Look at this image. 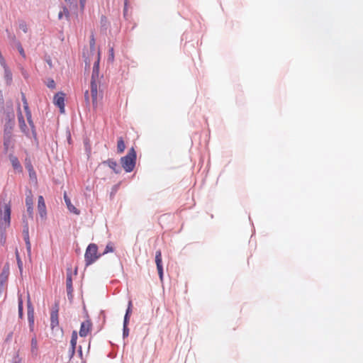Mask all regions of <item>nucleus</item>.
Returning a JSON list of instances; mask_svg holds the SVG:
<instances>
[{
  "label": "nucleus",
  "instance_id": "680f3d73",
  "mask_svg": "<svg viewBox=\"0 0 363 363\" xmlns=\"http://www.w3.org/2000/svg\"><path fill=\"white\" fill-rule=\"evenodd\" d=\"M67 142L69 144H72V143L70 133H69V135L67 136Z\"/></svg>",
  "mask_w": 363,
  "mask_h": 363
},
{
  "label": "nucleus",
  "instance_id": "ddd939ff",
  "mask_svg": "<svg viewBox=\"0 0 363 363\" xmlns=\"http://www.w3.org/2000/svg\"><path fill=\"white\" fill-rule=\"evenodd\" d=\"M101 164L108 166L116 174H120L121 172V167L118 165L116 161L113 159H108L107 160H104L101 162Z\"/></svg>",
  "mask_w": 363,
  "mask_h": 363
},
{
  "label": "nucleus",
  "instance_id": "49530a36",
  "mask_svg": "<svg viewBox=\"0 0 363 363\" xmlns=\"http://www.w3.org/2000/svg\"><path fill=\"white\" fill-rule=\"evenodd\" d=\"M130 316L131 315H130L125 314L124 318H123V325H128L129 324Z\"/></svg>",
  "mask_w": 363,
  "mask_h": 363
},
{
  "label": "nucleus",
  "instance_id": "b1692460",
  "mask_svg": "<svg viewBox=\"0 0 363 363\" xmlns=\"http://www.w3.org/2000/svg\"><path fill=\"white\" fill-rule=\"evenodd\" d=\"M125 149V145L124 140L122 137H120L118 139V143H117V152H118V153L121 154L124 152Z\"/></svg>",
  "mask_w": 363,
  "mask_h": 363
},
{
  "label": "nucleus",
  "instance_id": "c756f323",
  "mask_svg": "<svg viewBox=\"0 0 363 363\" xmlns=\"http://www.w3.org/2000/svg\"><path fill=\"white\" fill-rule=\"evenodd\" d=\"M115 248L113 247V245L112 242H108L106 247H105V250L104 251V252L101 254L102 255H105V254H107L108 252H113L114 251Z\"/></svg>",
  "mask_w": 363,
  "mask_h": 363
},
{
  "label": "nucleus",
  "instance_id": "bb28decb",
  "mask_svg": "<svg viewBox=\"0 0 363 363\" xmlns=\"http://www.w3.org/2000/svg\"><path fill=\"white\" fill-rule=\"evenodd\" d=\"M12 135H4V152H7L9 149V146L11 141Z\"/></svg>",
  "mask_w": 363,
  "mask_h": 363
},
{
  "label": "nucleus",
  "instance_id": "4d7b16f0",
  "mask_svg": "<svg viewBox=\"0 0 363 363\" xmlns=\"http://www.w3.org/2000/svg\"><path fill=\"white\" fill-rule=\"evenodd\" d=\"M46 62L48 63V65H49V67L51 68L52 67V60L50 59V57H48V58H47L45 60Z\"/></svg>",
  "mask_w": 363,
  "mask_h": 363
},
{
  "label": "nucleus",
  "instance_id": "338daca9",
  "mask_svg": "<svg viewBox=\"0 0 363 363\" xmlns=\"http://www.w3.org/2000/svg\"><path fill=\"white\" fill-rule=\"evenodd\" d=\"M66 2L69 3V4H73L75 1V0H65Z\"/></svg>",
  "mask_w": 363,
  "mask_h": 363
},
{
  "label": "nucleus",
  "instance_id": "a18cd8bd",
  "mask_svg": "<svg viewBox=\"0 0 363 363\" xmlns=\"http://www.w3.org/2000/svg\"><path fill=\"white\" fill-rule=\"evenodd\" d=\"M22 223H23V226L29 227L28 218H26V216L25 214H23V216H22Z\"/></svg>",
  "mask_w": 363,
  "mask_h": 363
},
{
  "label": "nucleus",
  "instance_id": "7c9ffc66",
  "mask_svg": "<svg viewBox=\"0 0 363 363\" xmlns=\"http://www.w3.org/2000/svg\"><path fill=\"white\" fill-rule=\"evenodd\" d=\"M89 47H90V54L94 55L96 52V48H95V40L94 38V36H91V38L89 42Z\"/></svg>",
  "mask_w": 363,
  "mask_h": 363
},
{
  "label": "nucleus",
  "instance_id": "dca6fc26",
  "mask_svg": "<svg viewBox=\"0 0 363 363\" xmlns=\"http://www.w3.org/2000/svg\"><path fill=\"white\" fill-rule=\"evenodd\" d=\"M10 273V267L9 263L6 262L0 274V282L6 284L7 282Z\"/></svg>",
  "mask_w": 363,
  "mask_h": 363
},
{
  "label": "nucleus",
  "instance_id": "3c124183",
  "mask_svg": "<svg viewBox=\"0 0 363 363\" xmlns=\"http://www.w3.org/2000/svg\"><path fill=\"white\" fill-rule=\"evenodd\" d=\"M21 99H22V102H23V106H28L27 99H26V96H25V94L23 93H21Z\"/></svg>",
  "mask_w": 363,
  "mask_h": 363
},
{
  "label": "nucleus",
  "instance_id": "6ab92c4d",
  "mask_svg": "<svg viewBox=\"0 0 363 363\" xmlns=\"http://www.w3.org/2000/svg\"><path fill=\"white\" fill-rule=\"evenodd\" d=\"M4 115L11 114V115H15L14 111H13V102L11 100L7 101L6 103V107L4 106Z\"/></svg>",
  "mask_w": 363,
  "mask_h": 363
},
{
  "label": "nucleus",
  "instance_id": "a878e982",
  "mask_svg": "<svg viewBox=\"0 0 363 363\" xmlns=\"http://www.w3.org/2000/svg\"><path fill=\"white\" fill-rule=\"evenodd\" d=\"M155 263L157 268L162 267V252L160 250H157L155 252Z\"/></svg>",
  "mask_w": 363,
  "mask_h": 363
},
{
  "label": "nucleus",
  "instance_id": "c9c22d12",
  "mask_svg": "<svg viewBox=\"0 0 363 363\" xmlns=\"http://www.w3.org/2000/svg\"><path fill=\"white\" fill-rule=\"evenodd\" d=\"M47 86L49 88V89H55V82L54 81V79H51V78H49L48 79V82L46 84Z\"/></svg>",
  "mask_w": 363,
  "mask_h": 363
},
{
  "label": "nucleus",
  "instance_id": "052dcab7",
  "mask_svg": "<svg viewBox=\"0 0 363 363\" xmlns=\"http://www.w3.org/2000/svg\"><path fill=\"white\" fill-rule=\"evenodd\" d=\"M21 74H22V75L23 76V77H24L25 79H27V78L28 77V74L27 73V72H26V71H25V70H23H23L21 71Z\"/></svg>",
  "mask_w": 363,
  "mask_h": 363
},
{
  "label": "nucleus",
  "instance_id": "473e14b6",
  "mask_svg": "<svg viewBox=\"0 0 363 363\" xmlns=\"http://www.w3.org/2000/svg\"><path fill=\"white\" fill-rule=\"evenodd\" d=\"M97 94H98V91L97 90H91L92 103H93L94 106L97 104V101H96V100H97Z\"/></svg>",
  "mask_w": 363,
  "mask_h": 363
},
{
  "label": "nucleus",
  "instance_id": "a211bd4d",
  "mask_svg": "<svg viewBox=\"0 0 363 363\" xmlns=\"http://www.w3.org/2000/svg\"><path fill=\"white\" fill-rule=\"evenodd\" d=\"M18 315L20 319H23L24 317L23 301L21 295H18Z\"/></svg>",
  "mask_w": 363,
  "mask_h": 363
},
{
  "label": "nucleus",
  "instance_id": "0eeeda50",
  "mask_svg": "<svg viewBox=\"0 0 363 363\" xmlns=\"http://www.w3.org/2000/svg\"><path fill=\"white\" fill-rule=\"evenodd\" d=\"M65 94L62 91H59L53 98L54 104L60 108L61 113L65 112Z\"/></svg>",
  "mask_w": 363,
  "mask_h": 363
},
{
  "label": "nucleus",
  "instance_id": "6e6d98bb",
  "mask_svg": "<svg viewBox=\"0 0 363 363\" xmlns=\"http://www.w3.org/2000/svg\"><path fill=\"white\" fill-rule=\"evenodd\" d=\"M84 62H85V68L86 69H89V67H90V60L88 58H86Z\"/></svg>",
  "mask_w": 363,
  "mask_h": 363
},
{
  "label": "nucleus",
  "instance_id": "e2e57ef3",
  "mask_svg": "<svg viewBox=\"0 0 363 363\" xmlns=\"http://www.w3.org/2000/svg\"><path fill=\"white\" fill-rule=\"evenodd\" d=\"M78 353H79L80 357H82V349L81 346L79 347Z\"/></svg>",
  "mask_w": 363,
  "mask_h": 363
},
{
  "label": "nucleus",
  "instance_id": "8fccbe9b",
  "mask_svg": "<svg viewBox=\"0 0 363 363\" xmlns=\"http://www.w3.org/2000/svg\"><path fill=\"white\" fill-rule=\"evenodd\" d=\"M84 101H86V103L87 104H89V94L87 90L84 92Z\"/></svg>",
  "mask_w": 363,
  "mask_h": 363
},
{
  "label": "nucleus",
  "instance_id": "603ef678",
  "mask_svg": "<svg viewBox=\"0 0 363 363\" xmlns=\"http://www.w3.org/2000/svg\"><path fill=\"white\" fill-rule=\"evenodd\" d=\"M62 12L67 16V18L69 16V11L66 6H63V11Z\"/></svg>",
  "mask_w": 363,
  "mask_h": 363
},
{
  "label": "nucleus",
  "instance_id": "423d86ee",
  "mask_svg": "<svg viewBox=\"0 0 363 363\" xmlns=\"http://www.w3.org/2000/svg\"><path fill=\"white\" fill-rule=\"evenodd\" d=\"M34 307L31 303L30 298L29 294L28 295V299H27V315H28V325L29 329L30 332H33L34 330Z\"/></svg>",
  "mask_w": 363,
  "mask_h": 363
},
{
  "label": "nucleus",
  "instance_id": "774afa93",
  "mask_svg": "<svg viewBox=\"0 0 363 363\" xmlns=\"http://www.w3.org/2000/svg\"><path fill=\"white\" fill-rule=\"evenodd\" d=\"M77 271H78V268L77 267H75L74 270V275H77Z\"/></svg>",
  "mask_w": 363,
  "mask_h": 363
},
{
  "label": "nucleus",
  "instance_id": "bf43d9fd",
  "mask_svg": "<svg viewBox=\"0 0 363 363\" xmlns=\"http://www.w3.org/2000/svg\"><path fill=\"white\" fill-rule=\"evenodd\" d=\"M4 283H1L0 282V296L2 295V293L4 290Z\"/></svg>",
  "mask_w": 363,
  "mask_h": 363
},
{
  "label": "nucleus",
  "instance_id": "aec40b11",
  "mask_svg": "<svg viewBox=\"0 0 363 363\" xmlns=\"http://www.w3.org/2000/svg\"><path fill=\"white\" fill-rule=\"evenodd\" d=\"M4 77L6 79V83L7 85H10L13 80L11 71L10 70V69L8 67H4Z\"/></svg>",
  "mask_w": 363,
  "mask_h": 363
},
{
  "label": "nucleus",
  "instance_id": "0e129e2a",
  "mask_svg": "<svg viewBox=\"0 0 363 363\" xmlns=\"http://www.w3.org/2000/svg\"><path fill=\"white\" fill-rule=\"evenodd\" d=\"M30 177L32 179L33 177L36 178V174L35 170L33 169V173H31V174H29Z\"/></svg>",
  "mask_w": 363,
  "mask_h": 363
},
{
  "label": "nucleus",
  "instance_id": "69168bd1",
  "mask_svg": "<svg viewBox=\"0 0 363 363\" xmlns=\"http://www.w3.org/2000/svg\"><path fill=\"white\" fill-rule=\"evenodd\" d=\"M63 17V13L62 11H60L59 13H58V18L59 19H62Z\"/></svg>",
  "mask_w": 363,
  "mask_h": 363
},
{
  "label": "nucleus",
  "instance_id": "13d9d810",
  "mask_svg": "<svg viewBox=\"0 0 363 363\" xmlns=\"http://www.w3.org/2000/svg\"><path fill=\"white\" fill-rule=\"evenodd\" d=\"M86 0H79V4L81 9H84L85 6Z\"/></svg>",
  "mask_w": 363,
  "mask_h": 363
},
{
  "label": "nucleus",
  "instance_id": "f704fd0d",
  "mask_svg": "<svg viewBox=\"0 0 363 363\" xmlns=\"http://www.w3.org/2000/svg\"><path fill=\"white\" fill-rule=\"evenodd\" d=\"M129 335L128 325H123V338L125 339Z\"/></svg>",
  "mask_w": 363,
  "mask_h": 363
},
{
  "label": "nucleus",
  "instance_id": "72a5a7b5",
  "mask_svg": "<svg viewBox=\"0 0 363 363\" xmlns=\"http://www.w3.org/2000/svg\"><path fill=\"white\" fill-rule=\"evenodd\" d=\"M114 60V50L113 48H111L108 50V56L107 61L108 62H112Z\"/></svg>",
  "mask_w": 363,
  "mask_h": 363
},
{
  "label": "nucleus",
  "instance_id": "2f4dec72",
  "mask_svg": "<svg viewBox=\"0 0 363 363\" xmlns=\"http://www.w3.org/2000/svg\"><path fill=\"white\" fill-rule=\"evenodd\" d=\"M23 108H24V111H25V113H26V118H27V121H29L33 120L32 119V113H31V111L29 108V106H23Z\"/></svg>",
  "mask_w": 363,
  "mask_h": 363
},
{
  "label": "nucleus",
  "instance_id": "ea45409f",
  "mask_svg": "<svg viewBox=\"0 0 363 363\" xmlns=\"http://www.w3.org/2000/svg\"><path fill=\"white\" fill-rule=\"evenodd\" d=\"M96 80V79L95 78H94V79L91 78V90H97V84Z\"/></svg>",
  "mask_w": 363,
  "mask_h": 363
},
{
  "label": "nucleus",
  "instance_id": "09e8293b",
  "mask_svg": "<svg viewBox=\"0 0 363 363\" xmlns=\"http://www.w3.org/2000/svg\"><path fill=\"white\" fill-rule=\"evenodd\" d=\"M9 226H7V223H5V226L3 225V223L0 224V234L4 233V234H6V228Z\"/></svg>",
  "mask_w": 363,
  "mask_h": 363
},
{
  "label": "nucleus",
  "instance_id": "f8f14e48",
  "mask_svg": "<svg viewBox=\"0 0 363 363\" xmlns=\"http://www.w3.org/2000/svg\"><path fill=\"white\" fill-rule=\"evenodd\" d=\"M92 323L91 320H87L81 323L79 335L82 337H86L89 333Z\"/></svg>",
  "mask_w": 363,
  "mask_h": 363
},
{
  "label": "nucleus",
  "instance_id": "1a4fd4ad",
  "mask_svg": "<svg viewBox=\"0 0 363 363\" xmlns=\"http://www.w3.org/2000/svg\"><path fill=\"white\" fill-rule=\"evenodd\" d=\"M9 159L11 162L12 167L18 173H22L23 171V167L21 164L18 157L13 154L9 155Z\"/></svg>",
  "mask_w": 363,
  "mask_h": 363
},
{
  "label": "nucleus",
  "instance_id": "79ce46f5",
  "mask_svg": "<svg viewBox=\"0 0 363 363\" xmlns=\"http://www.w3.org/2000/svg\"><path fill=\"white\" fill-rule=\"evenodd\" d=\"M6 242V234L4 233L0 234V243L1 245H4Z\"/></svg>",
  "mask_w": 363,
  "mask_h": 363
},
{
  "label": "nucleus",
  "instance_id": "4c0bfd02",
  "mask_svg": "<svg viewBox=\"0 0 363 363\" xmlns=\"http://www.w3.org/2000/svg\"><path fill=\"white\" fill-rule=\"evenodd\" d=\"M17 49L20 53V55L23 57H26V54H25V52H24V50L21 45V44L18 42L17 43Z\"/></svg>",
  "mask_w": 363,
  "mask_h": 363
},
{
  "label": "nucleus",
  "instance_id": "f03ea898",
  "mask_svg": "<svg viewBox=\"0 0 363 363\" xmlns=\"http://www.w3.org/2000/svg\"><path fill=\"white\" fill-rule=\"evenodd\" d=\"M101 256V254L98 253L97 245L95 243H90L87 246L84 254L85 266L88 267L94 264Z\"/></svg>",
  "mask_w": 363,
  "mask_h": 363
},
{
  "label": "nucleus",
  "instance_id": "2eb2a0df",
  "mask_svg": "<svg viewBox=\"0 0 363 363\" xmlns=\"http://www.w3.org/2000/svg\"><path fill=\"white\" fill-rule=\"evenodd\" d=\"M100 59H101L100 52L98 51L97 58L94 63L93 69H92L91 78L93 79H94V78L97 79L99 77Z\"/></svg>",
  "mask_w": 363,
  "mask_h": 363
},
{
  "label": "nucleus",
  "instance_id": "412c9836",
  "mask_svg": "<svg viewBox=\"0 0 363 363\" xmlns=\"http://www.w3.org/2000/svg\"><path fill=\"white\" fill-rule=\"evenodd\" d=\"M19 128L22 133H23L26 137H30V132L26 125L25 119L18 121Z\"/></svg>",
  "mask_w": 363,
  "mask_h": 363
},
{
  "label": "nucleus",
  "instance_id": "58836bf2",
  "mask_svg": "<svg viewBox=\"0 0 363 363\" xmlns=\"http://www.w3.org/2000/svg\"><path fill=\"white\" fill-rule=\"evenodd\" d=\"M76 347H69V360H72L75 354Z\"/></svg>",
  "mask_w": 363,
  "mask_h": 363
},
{
  "label": "nucleus",
  "instance_id": "393cba45",
  "mask_svg": "<svg viewBox=\"0 0 363 363\" xmlns=\"http://www.w3.org/2000/svg\"><path fill=\"white\" fill-rule=\"evenodd\" d=\"M28 125H29V126L30 128L33 138L35 140V141L38 143V137H37L36 128H35V125L34 124V122H33V120H31V121L29 120V121H28Z\"/></svg>",
  "mask_w": 363,
  "mask_h": 363
},
{
  "label": "nucleus",
  "instance_id": "37998d69",
  "mask_svg": "<svg viewBox=\"0 0 363 363\" xmlns=\"http://www.w3.org/2000/svg\"><path fill=\"white\" fill-rule=\"evenodd\" d=\"M4 96H3L2 91L0 90V111H1L2 109H4Z\"/></svg>",
  "mask_w": 363,
  "mask_h": 363
},
{
  "label": "nucleus",
  "instance_id": "5701e85b",
  "mask_svg": "<svg viewBox=\"0 0 363 363\" xmlns=\"http://www.w3.org/2000/svg\"><path fill=\"white\" fill-rule=\"evenodd\" d=\"M31 354L33 356L38 355V341L35 337L31 339Z\"/></svg>",
  "mask_w": 363,
  "mask_h": 363
},
{
  "label": "nucleus",
  "instance_id": "f3484780",
  "mask_svg": "<svg viewBox=\"0 0 363 363\" xmlns=\"http://www.w3.org/2000/svg\"><path fill=\"white\" fill-rule=\"evenodd\" d=\"M64 199H65V202L67 205V207L68 208V210L71 212V213H73L75 215H79L80 214V211L79 209H77L71 202V200L67 196V195L66 194V193H65L64 194Z\"/></svg>",
  "mask_w": 363,
  "mask_h": 363
},
{
  "label": "nucleus",
  "instance_id": "de8ad7c7",
  "mask_svg": "<svg viewBox=\"0 0 363 363\" xmlns=\"http://www.w3.org/2000/svg\"><path fill=\"white\" fill-rule=\"evenodd\" d=\"M17 116H18V121H21V120H23L24 119V117H23V114H22V112H21V108H20V105H18Z\"/></svg>",
  "mask_w": 363,
  "mask_h": 363
},
{
  "label": "nucleus",
  "instance_id": "39448f33",
  "mask_svg": "<svg viewBox=\"0 0 363 363\" xmlns=\"http://www.w3.org/2000/svg\"><path fill=\"white\" fill-rule=\"evenodd\" d=\"M58 313L59 303L55 302V304L52 306L50 312V328L52 330H54L55 328H58L59 327Z\"/></svg>",
  "mask_w": 363,
  "mask_h": 363
},
{
  "label": "nucleus",
  "instance_id": "a19ab883",
  "mask_svg": "<svg viewBox=\"0 0 363 363\" xmlns=\"http://www.w3.org/2000/svg\"><path fill=\"white\" fill-rule=\"evenodd\" d=\"M19 28L22 30L25 33L28 31L27 25L24 21L19 23Z\"/></svg>",
  "mask_w": 363,
  "mask_h": 363
},
{
  "label": "nucleus",
  "instance_id": "4be33fe9",
  "mask_svg": "<svg viewBox=\"0 0 363 363\" xmlns=\"http://www.w3.org/2000/svg\"><path fill=\"white\" fill-rule=\"evenodd\" d=\"M15 255H16L18 268L19 269L20 274L22 276L23 270V262L21 259V257H20V255H19V252H18V250L17 248L16 249Z\"/></svg>",
  "mask_w": 363,
  "mask_h": 363
},
{
  "label": "nucleus",
  "instance_id": "9b49d317",
  "mask_svg": "<svg viewBox=\"0 0 363 363\" xmlns=\"http://www.w3.org/2000/svg\"><path fill=\"white\" fill-rule=\"evenodd\" d=\"M38 210L39 216L41 218H46L47 216V211H46V206L45 200L43 196H38Z\"/></svg>",
  "mask_w": 363,
  "mask_h": 363
},
{
  "label": "nucleus",
  "instance_id": "4468645a",
  "mask_svg": "<svg viewBox=\"0 0 363 363\" xmlns=\"http://www.w3.org/2000/svg\"><path fill=\"white\" fill-rule=\"evenodd\" d=\"M26 205L27 207V213H28V217L30 219H33V196H32L30 191H29V195L26 196Z\"/></svg>",
  "mask_w": 363,
  "mask_h": 363
},
{
  "label": "nucleus",
  "instance_id": "20e7f679",
  "mask_svg": "<svg viewBox=\"0 0 363 363\" xmlns=\"http://www.w3.org/2000/svg\"><path fill=\"white\" fill-rule=\"evenodd\" d=\"M4 121V134L12 135V131L16 124L15 115H5Z\"/></svg>",
  "mask_w": 363,
  "mask_h": 363
},
{
  "label": "nucleus",
  "instance_id": "6e6552de",
  "mask_svg": "<svg viewBox=\"0 0 363 363\" xmlns=\"http://www.w3.org/2000/svg\"><path fill=\"white\" fill-rule=\"evenodd\" d=\"M11 208L10 203H4L1 219L7 223V226H10L11 224Z\"/></svg>",
  "mask_w": 363,
  "mask_h": 363
},
{
  "label": "nucleus",
  "instance_id": "864d4df0",
  "mask_svg": "<svg viewBox=\"0 0 363 363\" xmlns=\"http://www.w3.org/2000/svg\"><path fill=\"white\" fill-rule=\"evenodd\" d=\"M119 185H120V184H116V185H114V186H113V188H112V192H111V196H112L115 192H116V191H117V190H118V187H119Z\"/></svg>",
  "mask_w": 363,
  "mask_h": 363
},
{
  "label": "nucleus",
  "instance_id": "c85d7f7f",
  "mask_svg": "<svg viewBox=\"0 0 363 363\" xmlns=\"http://www.w3.org/2000/svg\"><path fill=\"white\" fill-rule=\"evenodd\" d=\"M77 332L76 330H73L72 333L71 340H70V347H77Z\"/></svg>",
  "mask_w": 363,
  "mask_h": 363
},
{
  "label": "nucleus",
  "instance_id": "c03bdc74",
  "mask_svg": "<svg viewBox=\"0 0 363 363\" xmlns=\"http://www.w3.org/2000/svg\"><path fill=\"white\" fill-rule=\"evenodd\" d=\"M157 272H158V275H159V277H160V279L161 281L163 280V277H164V269H163V267H160V268H157Z\"/></svg>",
  "mask_w": 363,
  "mask_h": 363
},
{
  "label": "nucleus",
  "instance_id": "cd10ccee",
  "mask_svg": "<svg viewBox=\"0 0 363 363\" xmlns=\"http://www.w3.org/2000/svg\"><path fill=\"white\" fill-rule=\"evenodd\" d=\"M25 167L28 170L29 174L33 173V167L30 157H27L25 159Z\"/></svg>",
  "mask_w": 363,
  "mask_h": 363
},
{
  "label": "nucleus",
  "instance_id": "7ed1b4c3",
  "mask_svg": "<svg viewBox=\"0 0 363 363\" xmlns=\"http://www.w3.org/2000/svg\"><path fill=\"white\" fill-rule=\"evenodd\" d=\"M66 290L68 300L69 302H72L74 298V289L72 286V272L70 267L67 269Z\"/></svg>",
  "mask_w": 363,
  "mask_h": 363
},
{
  "label": "nucleus",
  "instance_id": "5fc2aeb1",
  "mask_svg": "<svg viewBox=\"0 0 363 363\" xmlns=\"http://www.w3.org/2000/svg\"><path fill=\"white\" fill-rule=\"evenodd\" d=\"M0 65L3 67V68L8 67L3 57L0 58Z\"/></svg>",
  "mask_w": 363,
  "mask_h": 363
},
{
  "label": "nucleus",
  "instance_id": "9d476101",
  "mask_svg": "<svg viewBox=\"0 0 363 363\" xmlns=\"http://www.w3.org/2000/svg\"><path fill=\"white\" fill-rule=\"evenodd\" d=\"M22 234L26 243V251L28 256L31 255V244L29 238V227L23 226Z\"/></svg>",
  "mask_w": 363,
  "mask_h": 363
},
{
  "label": "nucleus",
  "instance_id": "e433bc0d",
  "mask_svg": "<svg viewBox=\"0 0 363 363\" xmlns=\"http://www.w3.org/2000/svg\"><path fill=\"white\" fill-rule=\"evenodd\" d=\"M132 312H133V303H132L131 301H129L125 314L131 315Z\"/></svg>",
  "mask_w": 363,
  "mask_h": 363
},
{
  "label": "nucleus",
  "instance_id": "f257e3e1",
  "mask_svg": "<svg viewBox=\"0 0 363 363\" xmlns=\"http://www.w3.org/2000/svg\"><path fill=\"white\" fill-rule=\"evenodd\" d=\"M137 161V153L134 147H131L126 155L121 158V164L124 170L129 173L133 171Z\"/></svg>",
  "mask_w": 363,
  "mask_h": 363
}]
</instances>
